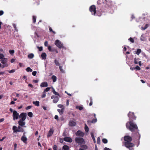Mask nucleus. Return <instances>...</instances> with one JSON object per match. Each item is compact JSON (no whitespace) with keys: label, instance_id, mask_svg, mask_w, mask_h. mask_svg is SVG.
Returning <instances> with one entry per match:
<instances>
[{"label":"nucleus","instance_id":"nucleus-1","mask_svg":"<svg viewBox=\"0 0 150 150\" xmlns=\"http://www.w3.org/2000/svg\"><path fill=\"white\" fill-rule=\"evenodd\" d=\"M132 138L129 136H125L124 137L125 145L126 147L129 149V150H134V145L131 142Z\"/></svg>","mask_w":150,"mask_h":150},{"label":"nucleus","instance_id":"nucleus-2","mask_svg":"<svg viewBox=\"0 0 150 150\" xmlns=\"http://www.w3.org/2000/svg\"><path fill=\"white\" fill-rule=\"evenodd\" d=\"M126 127L127 129L132 132L138 130L136 124L131 121L128 122L126 123Z\"/></svg>","mask_w":150,"mask_h":150},{"label":"nucleus","instance_id":"nucleus-3","mask_svg":"<svg viewBox=\"0 0 150 150\" xmlns=\"http://www.w3.org/2000/svg\"><path fill=\"white\" fill-rule=\"evenodd\" d=\"M75 141L76 143L79 145L85 144V142L84 139L81 137H77L75 139Z\"/></svg>","mask_w":150,"mask_h":150},{"label":"nucleus","instance_id":"nucleus-4","mask_svg":"<svg viewBox=\"0 0 150 150\" xmlns=\"http://www.w3.org/2000/svg\"><path fill=\"white\" fill-rule=\"evenodd\" d=\"M54 44L57 47L60 49L64 48L63 44L58 40L55 41Z\"/></svg>","mask_w":150,"mask_h":150},{"label":"nucleus","instance_id":"nucleus-5","mask_svg":"<svg viewBox=\"0 0 150 150\" xmlns=\"http://www.w3.org/2000/svg\"><path fill=\"white\" fill-rule=\"evenodd\" d=\"M1 60V62L3 64L2 65V68L7 67L8 66V64L7 63V59L6 58H3Z\"/></svg>","mask_w":150,"mask_h":150},{"label":"nucleus","instance_id":"nucleus-6","mask_svg":"<svg viewBox=\"0 0 150 150\" xmlns=\"http://www.w3.org/2000/svg\"><path fill=\"white\" fill-rule=\"evenodd\" d=\"M128 116L129 118V121L132 122L133 120H135L136 118V117L134 115V113L133 112L131 113V112H129L128 114Z\"/></svg>","mask_w":150,"mask_h":150},{"label":"nucleus","instance_id":"nucleus-7","mask_svg":"<svg viewBox=\"0 0 150 150\" xmlns=\"http://www.w3.org/2000/svg\"><path fill=\"white\" fill-rule=\"evenodd\" d=\"M89 10L92 13V14L95 15L96 13V6L94 5L91 6L89 8Z\"/></svg>","mask_w":150,"mask_h":150},{"label":"nucleus","instance_id":"nucleus-8","mask_svg":"<svg viewBox=\"0 0 150 150\" xmlns=\"http://www.w3.org/2000/svg\"><path fill=\"white\" fill-rule=\"evenodd\" d=\"M19 114L17 112L16 110H14L13 112V120H17L18 119L19 117Z\"/></svg>","mask_w":150,"mask_h":150},{"label":"nucleus","instance_id":"nucleus-9","mask_svg":"<svg viewBox=\"0 0 150 150\" xmlns=\"http://www.w3.org/2000/svg\"><path fill=\"white\" fill-rule=\"evenodd\" d=\"M51 98L52 99H54L53 101V102L55 103H57L59 100V97L57 96H55L54 95L52 96L51 97Z\"/></svg>","mask_w":150,"mask_h":150},{"label":"nucleus","instance_id":"nucleus-10","mask_svg":"<svg viewBox=\"0 0 150 150\" xmlns=\"http://www.w3.org/2000/svg\"><path fill=\"white\" fill-rule=\"evenodd\" d=\"M26 113L24 112L21 113L19 116L20 118H21V119L22 120H25L26 118Z\"/></svg>","mask_w":150,"mask_h":150},{"label":"nucleus","instance_id":"nucleus-11","mask_svg":"<svg viewBox=\"0 0 150 150\" xmlns=\"http://www.w3.org/2000/svg\"><path fill=\"white\" fill-rule=\"evenodd\" d=\"M76 135L78 137H83L84 135V133L81 131L79 130L76 133Z\"/></svg>","mask_w":150,"mask_h":150},{"label":"nucleus","instance_id":"nucleus-12","mask_svg":"<svg viewBox=\"0 0 150 150\" xmlns=\"http://www.w3.org/2000/svg\"><path fill=\"white\" fill-rule=\"evenodd\" d=\"M25 120H22L21 119H20L18 122V123L19 125L22 127H25V126H24L25 124V122H24Z\"/></svg>","mask_w":150,"mask_h":150},{"label":"nucleus","instance_id":"nucleus-13","mask_svg":"<svg viewBox=\"0 0 150 150\" xmlns=\"http://www.w3.org/2000/svg\"><path fill=\"white\" fill-rule=\"evenodd\" d=\"M68 125L71 127L75 126L76 125V123L74 121L70 120L69 122Z\"/></svg>","mask_w":150,"mask_h":150},{"label":"nucleus","instance_id":"nucleus-14","mask_svg":"<svg viewBox=\"0 0 150 150\" xmlns=\"http://www.w3.org/2000/svg\"><path fill=\"white\" fill-rule=\"evenodd\" d=\"M146 35L144 34H142L140 38V40L143 41H145L147 40L146 38Z\"/></svg>","mask_w":150,"mask_h":150},{"label":"nucleus","instance_id":"nucleus-15","mask_svg":"<svg viewBox=\"0 0 150 150\" xmlns=\"http://www.w3.org/2000/svg\"><path fill=\"white\" fill-rule=\"evenodd\" d=\"M64 139L65 141L70 143L72 141V139L70 137H64Z\"/></svg>","mask_w":150,"mask_h":150},{"label":"nucleus","instance_id":"nucleus-16","mask_svg":"<svg viewBox=\"0 0 150 150\" xmlns=\"http://www.w3.org/2000/svg\"><path fill=\"white\" fill-rule=\"evenodd\" d=\"M40 86L41 87H47L48 86L47 83L46 81L42 82L41 83Z\"/></svg>","mask_w":150,"mask_h":150},{"label":"nucleus","instance_id":"nucleus-17","mask_svg":"<svg viewBox=\"0 0 150 150\" xmlns=\"http://www.w3.org/2000/svg\"><path fill=\"white\" fill-rule=\"evenodd\" d=\"M54 132V130L52 129H51L49 132L48 133V134H47V136L50 137L52 136Z\"/></svg>","mask_w":150,"mask_h":150},{"label":"nucleus","instance_id":"nucleus-18","mask_svg":"<svg viewBox=\"0 0 150 150\" xmlns=\"http://www.w3.org/2000/svg\"><path fill=\"white\" fill-rule=\"evenodd\" d=\"M21 140L24 143H26L27 139L25 137L23 136L21 138Z\"/></svg>","mask_w":150,"mask_h":150},{"label":"nucleus","instance_id":"nucleus-19","mask_svg":"<svg viewBox=\"0 0 150 150\" xmlns=\"http://www.w3.org/2000/svg\"><path fill=\"white\" fill-rule=\"evenodd\" d=\"M21 126L19 125L17 128L18 129V132H23V129L21 128Z\"/></svg>","mask_w":150,"mask_h":150},{"label":"nucleus","instance_id":"nucleus-20","mask_svg":"<svg viewBox=\"0 0 150 150\" xmlns=\"http://www.w3.org/2000/svg\"><path fill=\"white\" fill-rule=\"evenodd\" d=\"M64 109V108L62 109H57V110L61 115H62L63 113Z\"/></svg>","mask_w":150,"mask_h":150},{"label":"nucleus","instance_id":"nucleus-21","mask_svg":"<svg viewBox=\"0 0 150 150\" xmlns=\"http://www.w3.org/2000/svg\"><path fill=\"white\" fill-rule=\"evenodd\" d=\"M136 137L135 138L137 140H139L140 137V135L139 134L138 132H137L136 133Z\"/></svg>","mask_w":150,"mask_h":150},{"label":"nucleus","instance_id":"nucleus-22","mask_svg":"<svg viewBox=\"0 0 150 150\" xmlns=\"http://www.w3.org/2000/svg\"><path fill=\"white\" fill-rule=\"evenodd\" d=\"M51 78L52 79L53 82L54 83L56 81L57 78L55 75H52Z\"/></svg>","mask_w":150,"mask_h":150},{"label":"nucleus","instance_id":"nucleus-23","mask_svg":"<svg viewBox=\"0 0 150 150\" xmlns=\"http://www.w3.org/2000/svg\"><path fill=\"white\" fill-rule=\"evenodd\" d=\"M46 54L45 53H42L41 55V57L43 59H45L46 57Z\"/></svg>","mask_w":150,"mask_h":150},{"label":"nucleus","instance_id":"nucleus-24","mask_svg":"<svg viewBox=\"0 0 150 150\" xmlns=\"http://www.w3.org/2000/svg\"><path fill=\"white\" fill-rule=\"evenodd\" d=\"M33 103L35 105L37 106H39V105L40 102L38 101H33Z\"/></svg>","mask_w":150,"mask_h":150},{"label":"nucleus","instance_id":"nucleus-25","mask_svg":"<svg viewBox=\"0 0 150 150\" xmlns=\"http://www.w3.org/2000/svg\"><path fill=\"white\" fill-rule=\"evenodd\" d=\"M12 129L13 131L14 132H18V129L16 126H13Z\"/></svg>","mask_w":150,"mask_h":150},{"label":"nucleus","instance_id":"nucleus-26","mask_svg":"<svg viewBox=\"0 0 150 150\" xmlns=\"http://www.w3.org/2000/svg\"><path fill=\"white\" fill-rule=\"evenodd\" d=\"M34 57V54L33 53H30L28 54V57L30 59H32Z\"/></svg>","mask_w":150,"mask_h":150},{"label":"nucleus","instance_id":"nucleus-27","mask_svg":"<svg viewBox=\"0 0 150 150\" xmlns=\"http://www.w3.org/2000/svg\"><path fill=\"white\" fill-rule=\"evenodd\" d=\"M52 92L55 95H57V96H59V93L56 92L55 90V89L53 87H52Z\"/></svg>","mask_w":150,"mask_h":150},{"label":"nucleus","instance_id":"nucleus-28","mask_svg":"<svg viewBox=\"0 0 150 150\" xmlns=\"http://www.w3.org/2000/svg\"><path fill=\"white\" fill-rule=\"evenodd\" d=\"M62 149L63 150H69V147L67 145H64L63 146Z\"/></svg>","mask_w":150,"mask_h":150},{"label":"nucleus","instance_id":"nucleus-29","mask_svg":"<svg viewBox=\"0 0 150 150\" xmlns=\"http://www.w3.org/2000/svg\"><path fill=\"white\" fill-rule=\"evenodd\" d=\"M91 137H92L93 140V141L94 142V143H95L96 142V141L95 139V137L94 136L93 133L92 132H91Z\"/></svg>","mask_w":150,"mask_h":150},{"label":"nucleus","instance_id":"nucleus-30","mask_svg":"<svg viewBox=\"0 0 150 150\" xmlns=\"http://www.w3.org/2000/svg\"><path fill=\"white\" fill-rule=\"evenodd\" d=\"M135 53L137 55H139L140 53L142 52L141 50L140 49H137V51Z\"/></svg>","mask_w":150,"mask_h":150},{"label":"nucleus","instance_id":"nucleus-31","mask_svg":"<svg viewBox=\"0 0 150 150\" xmlns=\"http://www.w3.org/2000/svg\"><path fill=\"white\" fill-rule=\"evenodd\" d=\"M85 130L86 132H88L89 131V128L86 124L85 125Z\"/></svg>","mask_w":150,"mask_h":150},{"label":"nucleus","instance_id":"nucleus-32","mask_svg":"<svg viewBox=\"0 0 150 150\" xmlns=\"http://www.w3.org/2000/svg\"><path fill=\"white\" fill-rule=\"evenodd\" d=\"M139 60V58H135L134 59V63L135 64H137L138 63V61Z\"/></svg>","mask_w":150,"mask_h":150},{"label":"nucleus","instance_id":"nucleus-33","mask_svg":"<svg viewBox=\"0 0 150 150\" xmlns=\"http://www.w3.org/2000/svg\"><path fill=\"white\" fill-rule=\"evenodd\" d=\"M28 115L30 117H32L33 116V114L32 112H29L28 113Z\"/></svg>","mask_w":150,"mask_h":150},{"label":"nucleus","instance_id":"nucleus-34","mask_svg":"<svg viewBox=\"0 0 150 150\" xmlns=\"http://www.w3.org/2000/svg\"><path fill=\"white\" fill-rule=\"evenodd\" d=\"M59 69H60V71L62 73H64L65 72L64 71V70L62 69V66H59Z\"/></svg>","mask_w":150,"mask_h":150},{"label":"nucleus","instance_id":"nucleus-35","mask_svg":"<svg viewBox=\"0 0 150 150\" xmlns=\"http://www.w3.org/2000/svg\"><path fill=\"white\" fill-rule=\"evenodd\" d=\"M26 70L27 72H32L33 70L30 67H28L26 69Z\"/></svg>","mask_w":150,"mask_h":150},{"label":"nucleus","instance_id":"nucleus-36","mask_svg":"<svg viewBox=\"0 0 150 150\" xmlns=\"http://www.w3.org/2000/svg\"><path fill=\"white\" fill-rule=\"evenodd\" d=\"M148 27V24H146L144 26V27H142L141 29L143 30H145Z\"/></svg>","mask_w":150,"mask_h":150},{"label":"nucleus","instance_id":"nucleus-37","mask_svg":"<svg viewBox=\"0 0 150 150\" xmlns=\"http://www.w3.org/2000/svg\"><path fill=\"white\" fill-rule=\"evenodd\" d=\"M81 147L85 149H88V146L86 145H82L81 146Z\"/></svg>","mask_w":150,"mask_h":150},{"label":"nucleus","instance_id":"nucleus-38","mask_svg":"<svg viewBox=\"0 0 150 150\" xmlns=\"http://www.w3.org/2000/svg\"><path fill=\"white\" fill-rule=\"evenodd\" d=\"M76 108L78 109H79L80 110H82L83 109V107L82 106H76Z\"/></svg>","mask_w":150,"mask_h":150},{"label":"nucleus","instance_id":"nucleus-39","mask_svg":"<svg viewBox=\"0 0 150 150\" xmlns=\"http://www.w3.org/2000/svg\"><path fill=\"white\" fill-rule=\"evenodd\" d=\"M50 89V87H47L44 90V93H45L49 91Z\"/></svg>","mask_w":150,"mask_h":150},{"label":"nucleus","instance_id":"nucleus-40","mask_svg":"<svg viewBox=\"0 0 150 150\" xmlns=\"http://www.w3.org/2000/svg\"><path fill=\"white\" fill-rule=\"evenodd\" d=\"M128 40L130 41L132 43H133L134 42V39L132 38H129L128 39Z\"/></svg>","mask_w":150,"mask_h":150},{"label":"nucleus","instance_id":"nucleus-41","mask_svg":"<svg viewBox=\"0 0 150 150\" xmlns=\"http://www.w3.org/2000/svg\"><path fill=\"white\" fill-rule=\"evenodd\" d=\"M54 62L55 63V64L56 65H57V66H60L59 62L56 59H55L54 60Z\"/></svg>","mask_w":150,"mask_h":150},{"label":"nucleus","instance_id":"nucleus-42","mask_svg":"<svg viewBox=\"0 0 150 150\" xmlns=\"http://www.w3.org/2000/svg\"><path fill=\"white\" fill-rule=\"evenodd\" d=\"M102 142L103 143L106 144L107 143L108 141L106 139L104 138L102 139Z\"/></svg>","mask_w":150,"mask_h":150},{"label":"nucleus","instance_id":"nucleus-43","mask_svg":"<svg viewBox=\"0 0 150 150\" xmlns=\"http://www.w3.org/2000/svg\"><path fill=\"white\" fill-rule=\"evenodd\" d=\"M57 106L59 108L62 109L64 108L63 105L62 104H59Z\"/></svg>","mask_w":150,"mask_h":150},{"label":"nucleus","instance_id":"nucleus-44","mask_svg":"<svg viewBox=\"0 0 150 150\" xmlns=\"http://www.w3.org/2000/svg\"><path fill=\"white\" fill-rule=\"evenodd\" d=\"M33 23H35L36 21V17L35 16H33Z\"/></svg>","mask_w":150,"mask_h":150},{"label":"nucleus","instance_id":"nucleus-45","mask_svg":"<svg viewBox=\"0 0 150 150\" xmlns=\"http://www.w3.org/2000/svg\"><path fill=\"white\" fill-rule=\"evenodd\" d=\"M49 29L50 30V32H53L54 34H55V31H53L52 28L50 27H49Z\"/></svg>","mask_w":150,"mask_h":150},{"label":"nucleus","instance_id":"nucleus-46","mask_svg":"<svg viewBox=\"0 0 150 150\" xmlns=\"http://www.w3.org/2000/svg\"><path fill=\"white\" fill-rule=\"evenodd\" d=\"M97 121V119L96 118L95 119H93L91 121V122L93 123H95Z\"/></svg>","mask_w":150,"mask_h":150},{"label":"nucleus","instance_id":"nucleus-47","mask_svg":"<svg viewBox=\"0 0 150 150\" xmlns=\"http://www.w3.org/2000/svg\"><path fill=\"white\" fill-rule=\"evenodd\" d=\"M15 72V70L13 69H12L11 70L9 71H8V72L10 74L13 73L14 72Z\"/></svg>","mask_w":150,"mask_h":150},{"label":"nucleus","instance_id":"nucleus-48","mask_svg":"<svg viewBox=\"0 0 150 150\" xmlns=\"http://www.w3.org/2000/svg\"><path fill=\"white\" fill-rule=\"evenodd\" d=\"M97 143L99 144L100 143V138L99 137H98L97 139Z\"/></svg>","mask_w":150,"mask_h":150},{"label":"nucleus","instance_id":"nucleus-49","mask_svg":"<svg viewBox=\"0 0 150 150\" xmlns=\"http://www.w3.org/2000/svg\"><path fill=\"white\" fill-rule=\"evenodd\" d=\"M4 55L0 53V59H2L4 57Z\"/></svg>","mask_w":150,"mask_h":150},{"label":"nucleus","instance_id":"nucleus-50","mask_svg":"<svg viewBox=\"0 0 150 150\" xmlns=\"http://www.w3.org/2000/svg\"><path fill=\"white\" fill-rule=\"evenodd\" d=\"M90 99L91 101H90V103H89V105L90 106H91L92 105L93 102H92V98L91 97L90 98Z\"/></svg>","mask_w":150,"mask_h":150},{"label":"nucleus","instance_id":"nucleus-51","mask_svg":"<svg viewBox=\"0 0 150 150\" xmlns=\"http://www.w3.org/2000/svg\"><path fill=\"white\" fill-rule=\"evenodd\" d=\"M43 94L42 96V98H44L46 96V93H44V91L42 93Z\"/></svg>","mask_w":150,"mask_h":150},{"label":"nucleus","instance_id":"nucleus-52","mask_svg":"<svg viewBox=\"0 0 150 150\" xmlns=\"http://www.w3.org/2000/svg\"><path fill=\"white\" fill-rule=\"evenodd\" d=\"M37 71H33L32 73V74L34 76H35L36 75Z\"/></svg>","mask_w":150,"mask_h":150},{"label":"nucleus","instance_id":"nucleus-53","mask_svg":"<svg viewBox=\"0 0 150 150\" xmlns=\"http://www.w3.org/2000/svg\"><path fill=\"white\" fill-rule=\"evenodd\" d=\"M9 52L10 54H12L14 53V51L13 50H10Z\"/></svg>","mask_w":150,"mask_h":150},{"label":"nucleus","instance_id":"nucleus-54","mask_svg":"<svg viewBox=\"0 0 150 150\" xmlns=\"http://www.w3.org/2000/svg\"><path fill=\"white\" fill-rule=\"evenodd\" d=\"M54 150H57V146L56 145H54L53 147Z\"/></svg>","mask_w":150,"mask_h":150},{"label":"nucleus","instance_id":"nucleus-55","mask_svg":"<svg viewBox=\"0 0 150 150\" xmlns=\"http://www.w3.org/2000/svg\"><path fill=\"white\" fill-rule=\"evenodd\" d=\"M135 69L137 70H140V67L138 66H136V67L135 68Z\"/></svg>","mask_w":150,"mask_h":150},{"label":"nucleus","instance_id":"nucleus-56","mask_svg":"<svg viewBox=\"0 0 150 150\" xmlns=\"http://www.w3.org/2000/svg\"><path fill=\"white\" fill-rule=\"evenodd\" d=\"M31 107H32L31 106H28L25 109L26 110H28L30 109L31 108Z\"/></svg>","mask_w":150,"mask_h":150},{"label":"nucleus","instance_id":"nucleus-57","mask_svg":"<svg viewBox=\"0 0 150 150\" xmlns=\"http://www.w3.org/2000/svg\"><path fill=\"white\" fill-rule=\"evenodd\" d=\"M44 45H45V46L46 47L48 46V42L47 41L45 42V43H44Z\"/></svg>","mask_w":150,"mask_h":150},{"label":"nucleus","instance_id":"nucleus-58","mask_svg":"<svg viewBox=\"0 0 150 150\" xmlns=\"http://www.w3.org/2000/svg\"><path fill=\"white\" fill-rule=\"evenodd\" d=\"M4 12L2 10H1L0 11V16H1L3 14Z\"/></svg>","mask_w":150,"mask_h":150},{"label":"nucleus","instance_id":"nucleus-59","mask_svg":"<svg viewBox=\"0 0 150 150\" xmlns=\"http://www.w3.org/2000/svg\"><path fill=\"white\" fill-rule=\"evenodd\" d=\"M48 49L49 51H52V50H51V47L50 46H48Z\"/></svg>","mask_w":150,"mask_h":150},{"label":"nucleus","instance_id":"nucleus-60","mask_svg":"<svg viewBox=\"0 0 150 150\" xmlns=\"http://www.w3.org/2000/svg\"><path fill=\"white\" fill-rule=\"evenodd\" d=\"M38 49L39 51H41L42 50V47H38Z\"/></svg>","mask_w":150,"mask_h":150},{"label":"nucleus","instance_id":"nucleus-61","mask_svg":"<svg viewBox=\"0 0 150 150\" xmlns=\"http://www.w3.org/2000/svg\"><path fill=\"white\" fill-rule=\"evenodd\" d=\"M34 34H35V38H36V37H38V35L37 33L36 32H35Z\"/></svg>","mask_w":150,"mask_h":150},{"label":"nucleus","instance_id":"nucleus-62","mask_svg":"<svg viewBox=\"0 0 150 150\" xmlns=\"http://www.w3.org/2000/svg\"><path fill=\"white\" fill-rule=\"evenodd\" d=\"M15 61V59H11V63H12L14 62Z\"/></svg>","mask_w":150,"mask_h":150},{"label":"nucleus","instance_id":"nucleus-63","mask_svg":"<svg viewBox=\"0 0 150 150\" xmlns=\"http://www.w3.org/2000/svg\"><path fill=\"white\" fill-rule=\"evenodd\" d=\"M54 118L56 120H58V117L57 115H55L54 116Z\"/></svg>","mask_w":150,"mask_h":150},{"label":"nucleus","instance_id":"nucleus-64","mask_svg":"<svg viewBox=\"0 0 150 150\" xmlns=\"http://www.w3.org/2000/svg\"><path fill=\"white\" fill-rule=\"evenodd\" d=\"M104 150H110V149L108 148L105 147L104 149Z\"/></svg>","mask_w":150,"mask_h":150}]
</instances>
